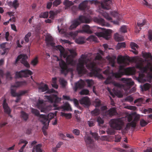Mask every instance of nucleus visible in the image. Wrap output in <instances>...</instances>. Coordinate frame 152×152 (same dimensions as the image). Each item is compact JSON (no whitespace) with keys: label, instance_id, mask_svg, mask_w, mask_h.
<instances>
[{"label":"nucleus","instance_id":"72a5a7b5","mask_svg":"<svg viewBox=\"0 0 152 152\" xmlns=\"http://www.w3.org/2000/svg\"><path fill=\"white\" fill-rule=\"evenodd\" d=\"M85 39L84 38L82 37H80L76 39L75 42L78 44H83L85 43Z\"/></svg>","mask_w":152,"mask_h":152},{"label":"nucleus","instance_id":"1a4fd4ad","mask_svg":"<svg viewBox=\"0 0 152 152\" xmlns=\"http://www.w3.org/2000/svg\"><path fill=\"white\" fill-rule=\"evenodd\" d=\"M59 64L61 68V71L62 74L66 75L70 71V69L68 68L67 64L65 62L61 59H58Z\"/></svg>","mask_w":152,"mask_h":152},{"label":"nucleus","instance_id":"8fccbe9b","mask_svg":"<svg viewBox=\"0 0 152 152\" xmlns=\"http://www.w3.org/2000/svg\"><path fill=\"white\" fill-rule=\"evenodd\" d=\"M89 91L87 89L82 90L80 92V94L81 95H88L89 94Z\"/></svg>","mask_w":152,"mask_h":152},{"label":"nucleus","instance_id":"37998d69","mask_svg":"<svg viewBox=\"0 0 152 152\" xmlns=\"http://www.w3.org/2000/svg\"><path fill=\"white\" fill-rule=\"evenodd\" d=\"M100 113V110L96 108L91 112V113L93 116H96L98 115Z\"/></svg>","mask_w":152,"mask_h":152},{"label":"nucleus","instance_id":"c9c22d12","mask_svg":"<svg viewBox=\"0 0 152 152\" xmlns=\"http://www.w3.org/2000/svg\"><path fill=\"white\" fill-rule=\"evenodd\" d=\"M64 4L66 7L68 8L72 5L73 3L72 1L69 0H65L64 2Z\"/></svg>","mask_w":152,"mask_h":152},{"label":"nucleus","instance_id":"f704fd0d","mask_svg":"<svg viewBox=\"0 0 152 152\" xmlns=\"http://www.w3.org/2000/svg\"><path fill=\"white\" fill-rule=\"evenodd\" d=\"M56 81L57 78L56 77L52 78L51 85L53 87L56 89L58 88V86L57 84Z\"/></svg>","mask_w":152,"mask_h":152},{"label":"nucleus","instance_id":"774afa93","mask_svg":"<svg viewBox=\"0 0 152 152\" xmlns=\"http://www.w3.org/2000/svg\"><path fill=\"white\" fill-rule=\"evenodd\" d=\"M61 2L60 0H55L53 2V5L54 6H57L59 5Z\"/></svg>","mask_w":152,"mask_h":152},{"label":"nucleus","instance_id":"2eb2a0df","mask_svg":"<svg viewBox=\"0 0 152 152\" xmlns=\"http://www.w3.org/2000/svg\"><path fill=\"white\" fill-rule=\"evenodd\" d=\"M120 80L125 84L127 88H130L134 84V82L132 81L131 79L122 78L120 79Z\"/></svg>","mask_w":152,"mask_h":152},{"label":"nucleus","instance_id":"864d4df0","mask_svg":"<svg viewBox=\"0 0 152 152\" xmlns=\"http://www.w3.org/2000/svg\"><path fill=\"white\" fill-rule=\"evenodd\" d=\"M130 46L131 48L134 50L138 48V45L135 43L134 42H132L130 43Z\"/></svg>","mask_w":152,"mask_h":152},{"label":"nucleus","instance_id":"a211bd4d","mask_svg":"<svg viewBox=\"0 0 152 152\" xmlns=\"http://www.w3.org/2000/svg\"><path fill=\"white\" fill-rule=\"evenodd\" d=\"M82 32H85L88 34H91L93 33V31L90 28V27L88 25H84L82 27V29L80 31Z\"/></svg>","mask_w":152,"mask_h":152},{"label":"nucleus","instance_id":"bf43d9fd","mask_svg":"<svg viewBox=\"0 0 152 152\" xmlns=\"http://www.w3.org/2000/svg\"><path fill=\"white\" fill-rule=\"evenodd\" d=\"M120 31L123 33H125L127 32V27L126 26H122L120 29Z\"/></svg>","mask_w":152,"mask_h":152},{"label":"nucleus","instance_id":"603ef678","mask_svg":"<svg viewBox=\"0 0 152 152\" xmlns=\"http://www.w3.org/2000/svg\"><path fill=\"white\" fill-rule=\"evenodd\" d=\"M148 123V122H146L143 119H141L140 121V124L142 127H144L147 125Z\"/></svg>","mask_w":152,"mask_h":152},{"label":"nucleus","instance_id":"423d86ee","mask_svg":"<svg viewBox=\"0 0 152 152\" xmlns=\"http://www.w3.org/2000/svg\"><path fill=\"white\" fill-rule=\"evenodd\" d=\"M110 126L117 130H120L122 128L123 122L120 118L111 119L110 121Z\"/></svg>","mask_w":152,"mask_h":152},{"label":"nucleus","instance_id":"393cba45","mask_svg":"<svg viewBox=\"0 0 152 152\" xmlns=\"http://www.w3.org/2000/svg\"><path fill=\"white\" fill-rule=\"evenodd\" d=\"M107 115L110 116H113L116 115L117 114L116 108L115 107H113L110 109L107 112Z\"/></svg>","mask_w":152,"mask_h":152},{"label":"nucleus","instance_id":"0eeeda50","mask_svg":"<svg viewBox=\"0 0 152 152\" xmlns=\"http://www.w3.org/2000/svg\"><path fill=\"white\" fill-rule=\"evenodd\" d=\"M99 28L102 29V31L96 33V35L99 37H102L107 40L109 39L110 37L112 31L110 29H106L101 28Z\"/></svg>","mask_w":152,"mask_h":152},{"label":"nucleus","instance_id":"09e8293b","mask_svg":"<svg viewBox=\"0 0 152 152\" xmlns=\"http://www.w3.org/2000/svg\"><path fill=\"white\" fill-rule=\"evenodd\" d=\"M31 32H29L26 34L24 37V39L26 42L28 43L29 41V38L31 36Z\"/></svg>","mask_w":152,"mask_h":152},{"label":"nucleus","instance_id":"e433bc0d","mask_svg":"<svg viewBox=\"0 0 152 152\" xmlns=\"http://www.w3.org/2000/svg\"><path fill=\"white\" fill-rule=\"evenodd\" d=\"M87 40L90 41H93L96 42H97L98 39L97 37L94 35H91L86 39Z\"/></svg>","mask_w":152,"mask_h":152},{"label":"nucleus","instance_id":"3c124183","mask_svg":"<svg viewBox=\"0 0 152 152\" xmlns=\"http://www.w3.org/2000/svg\"><path fill=\"white\" fill-rule=\"evenodd\" d=\"M48 12H46L43 13H41L39 15L40 18H48Z\"/></svg>","mask_w":152,"mask_h":152},{"label":"nucleus","instance_id":"39448f33","mask_svg":"<svg viewBox=\"0 0 152 152\" xmlns=\"http://www.w3.org/2000/svg\"><path fill=\"white\" fill-rule=\"evenodd\" d=\"M90 21V19L88 18L83 15H80L73 21L72 24L70 26L69 29H72L75 28L81 23H88Z\"/></svg>","mask_w":152,"mask_h":152},{"label":"nucleus","instance_id":"58836bf2","mask_svg":"<svg viewBox=\"0 0 152 152\" xmlns=\"http://www.w3.org/2000/svg\"><path fill=\"white\" fill-rule=\"evenodd\" d=\"M85 83H86L88 87H90L92 86L94 84L93 81L92 80L86 79L84 80Z\"/></svg>","mask_w":152,"mask_h":152},{"label":"nucleus","instance_id":"4d7b16f0","mask_svg":"<svg viewBox=\"0 0 152 152\" xmlns=\"http://www.w3.org/2000/svg\"><path fill=\"white\" fill-rule=\"evenodd\" d=\"M11 93L12 95L13 96L18 97V93H16L15 90L12 89H11Z\"/></svg>","mask_w":152,"mask_h":152},{"label":"nucleus","instance_id":"f3484780","mask_svg":"<svg viewBox=\"0 0 152 152\" xmlns=\"http://www.w3.org/2000/svg\"><path fill=\"white\" fill-rule=\"evenodd\" d=\"M80 102L81 104H83L87 107H88L91 104L89 99L87 96L82 98L80 100Z\"/></svg>","mask_w":152,"mask_h":152},{"label":"nucleus","instance_id":"5fc2aeb1","mask_svg":"<svg viewBox=\"0 0 152 152\" xmlns=\"http://www.w3.org/2000/svg\"><path fill=\"white\" fill-rule=\"evenodd\" d=\"M113 84L115 86L119 88H121L124 87L123 85L119 83L115 82H114L113 83Z\"/></svg>","mask_w":152,"mask_h":152},{"label":"nucleus","instance_id":"5701e85b","mask_svg":"<svg viewBox=\"0 0 152 152\" xmlns=\"http://www.w3.org/2000/svg\"><path fill=\"white\" fill-rule=\"evenodd\" d=\"M46 41L47 44L52 47H55V43L53 41V38L51 37H48L46 38Z\"/></svg>","mask_w":152,"mask_h":152},{"label":"nucleus","instance_id":"c756f323","mask_svg":"<svg viewBox=\"0 0 152 152\" xmlns=\"http://www.w3.org/2000/svg\"><path fill=\"white\" fill-rule=\"evenodd\" d=\"M151 85L148 83H145L142 85L140 86V88L142 91H146L151 88Z\"/></svg>","mask_w":152,"mask_h":152},{"label":"nucleus","instance_id":"aec40b11","mask_svg":"<svg viewBox=\"0 0 152 152\" xmlns=\"http://www.w3.org/2000/svg\"><path fill=\"white\" fill-rule=\"evenodd\" d=\"M106 59L109 62V64L112 67H115V58L108 56L106 57Z\"/></svg>","mask_w":152,"mask_h":152},{"label":"nucleus","instance_id":"ea45409f","mask_svg":"<svg viewBox=\"0 0 152 152\" xmlns=\"http://www.w3.org/2000/svg\"><path fill=\"white\" fill-rule=\"evenodd\" d=\"M143 99L142 98H139L135 99L134 101V103H137L136 104V105L137 106H140L141 105V104L143 102Z\"/></svg>","mask_w":152,"mask_h":152},{"label":"nucleus","instance_id":"a878e982","mask_svg":"<svg viewBox=\"0 0 152 152\" xmlns=\"http://www.w3.org/2000/svg\"><path fill=\"white\" fill-rule=\"evenodd\" d=\"M61 108L64 110L71 111L72 110V108L69 104L68 102L64 103L63 105L61 106Z\"/></svg>","mask_w":152,"mask_h":152},{"label":"nucleus","instance_id":"6e6d98bb","mask_svg":"<svg viewBox=\"0 0 152 152\" xmlns=\"http://www.w3.org/2000/svg\"><path fill=\"white\" fill-rule=\"evenodd\" d=\"M38 63L37 58L36 57L32 60L31 64L33 66H35L37 65Z\"/></svg>","mask_w":152,"mask_h":152},{"label":"nucleus","instance_id":"9b49d317","mask_svg":"<svg viewBox=\"0 0 152 152\" xmlns=\"http://www.w3.org/2000/svg\"><path fill=\"white\" fill-rule=\"evenodd\" d=\"M54 114L52 113H49L48 115L41 114L40 115L41 118L40 121L42 124H45L49 125L50 120L54 118Z\"/></svg>","mask_w":152,"mask_h":152},{"label":"nucleus","instance_id":"a19ab883","mask_svg":"<svg viewBox=\"0 0 152 152\" xmlns=\"http://www.w3.org/2000/svg\"><path fill=\"white\" fill-rule=\"evenodd\" d=\"M32 113L34 114L36 116L39 117L40 118V120H41V118L40 117V115L39 111L37 109L32 108L31 110Z\"/></svg>","mask_w":152,"mask_h":152},{"label":"nucleus","instance_id":"680f3d73","mask_svg":"<svg viewBox=\"0 0 152 152\" xmlns=\"http://www.w3.org/2000/svg\"><path fill=\"white\" fill-rule=\"evenodd\" d=\"M144 113L148 114L152 113V109L151 108H148L147 109H145L144 110Z\"/></svg>","mask_w":152,"mask_h":152},{"label":"nucleus","instance_id":"7c9ffc66","mask_svg":"<svg viewBox=\"0 0 152 152\" xmlns=\"http://www.w3.org/2000/svg\"><path fill=\"white\" fill-rule=\"evenodd\" d=\"M114 39L116 41L118 42L122 41L124 40L123 36L119 35L118 33H116L114 35Z\"/></svg>","mask_w":152,"mask_h":152},{"label":"nucleus","instance_id":"49530a36","mask_svg":"<svg viewBox=\"0 0 152 152\" xmlns=\"http://www.w3.org/2000/svg\"><path fill=\"white\" fill-rule=\"evenodd\" d=\"M41 147L42 145L41 144H38L36 146L35 148H34V149H35L36 152H42Z\"/></svg>","mask_w":152,"mask_h":152},{"label":"nucleus","instance_id":"7ed1b4c3","mask_svg":"<svg viewBox=\"0 0 152 152\" xmlns=\"http://www.w3.org/2000/svg\"><path fill=\"white\" fill-rule=\"evenodd\" d=\"M134 72V69L131 67H129L125 68L123 66L120 65L118 71L114 72L113 71L111 72L110 68L108 67V68L103 72V74L108 76L104 83L106 84H110L112 82L113 77L116 79L120 78L124 75H132Z\"/></svg>","mask_w":152,"mask_h":152},{"label":"nucleus","instance_id":"052dcab7","mask_svg":"<svg viewBox=\"0 0 152 152\" xmlns=\"http://www.w3.org/2000/svg\"><path fill=\"white\" fill-rule=\"evenodd\" d=\"M60 82L63 87H64L65 86L66 82L64 79H60Z\"/></svg>","mask_w":152,"mask_h":152},{"label":"nucleus","instance_id":"e2e57ef3","mask_svg":"<svg viewBox=\"0 0 152 152\" xmlns=\"http://www.w3.org/2000/svg\"><path fill=\"white\" fill-rule=\"evenodd\" d=\"M119 49L121 48H124L126 47V44L124 42L118 43L117 45Z\"/></svg>","mask_w":152,"mask_h":152},{"label":"nucleus","instance_id":"4c0bfd02","mask_svg":"<svg viewBox=\"0 0 152 152\" xmlns=\"http://www.w3.org/2000/svg\"><path fill=\"white\" fill-rule=\"evenodd\" d=\"M43 124V126L42 128V131L44 134L45 136H46L47 135V133L45 131V130L47 129H48L49 125H48L47 124Z\"/></svg>","mask_w":152,"mask_h":152},{"label":"nucleus","instance_id":"4468645a","mask_svg":"<svg viewBox=\"0 0 152 152\" xmlns=\"http://www.w3.org/2000/svg\"><path fill=\"white\" fill-rule=\"evenodd\" d=\"M39 89L42 92L47 91V93L48 94L55 93L56 91L53 89H49L48 86L47 84L41 82L38 86Z\"/></svg>","mask_w":152,"mask_h":152},{"label":"nucleus","instance_id":"cd10ccee","mask_svg":"<svg viewBox=\"0 0 152 152\" xmlns=\"http://www.w3.org/2000/svg\"><path fill=\"white\" fill-rule=\"evenodd\" d=\"M8 5L10 6H12L15 9H16L19 6V3L18 0H15L13 2L10 1L8 3Z\"/></svg>","mask_w":152,"mask_h":152},{"label":"nucleus","instance_id":"338daca9","mask_svg":"<svg viewBox=\"0 0 152 152\" xmlns=\"http://www.w3.org/2000/svg\"><path fill=\"white\" fill-rule=\"evenodd\" d=\"M77 34V33L73 32H71L69 33V35L73 38H75Z\"/></svg>","mask_w":152,"mask_h":152},{"label":"nucleus","instance_id":"6e6552de","mask_svg":"<svg viewBox=\"0 0 152 152\" xmlns=\"http://www.w3.org/2000/svg\"><path fill=\"white\" fill-rule=\"evenodd\" d=\"M93 3L95 4H100L101 8L104 10H109L110 9V5L112 3V0H103L101 2L97 0L93 1Z\"/></svg>","mask_w":152,"mask_h":152},{"label":"nucleus","instance_id":"6ab92c4d","mask_svg":"<svg viewBox=\"0 0 152 152\" xmlns=\"http://www.w3.org/2000/svg\"><path fill=\"white\" fill-rule=\"evenodd\" d=\"M3 107L5 113L7 114L11 113V110L10 109V107L8 106L7 103H6V99H4L3 101Z\"/></svg>","mask_w":152,"mask_h":152},{"label":"nucleus","instance_id":"412c9836","mask_svg":"<svg viewBox=\"0 0 152 152\" xmlns=\"http://www.w3.org/2000/svg\"><path fill=\"white\" fill-rule=\"evenodd\" d=\"M94 21L102 26L105 25L104 20L102 18H94Z\"/></svg>","mask_w":152,"mask_h":152},{"label":"nucleus","instance_id":"ddd939ff","mask_svg":"<svg viewBox=\"0 0 152 152\" xmlns=\"http://www.w3.org/2000/svg\"><path fill=\"white\" fill-rule=\"evenodd\" d=\"M47 99L51 103H54L53 106L54 107L57 106L56 103H59L61 99V98L58 97L57 95L52 94L50 96H47Z\"/></svg>","mask_w":152,"mask_h":152},{"label":"nucleus","instance_id":"473e14b6","mask_svg":"<svg viewBox=\"0 0 152 152\" xmlns=\"http://www.w3.org/2000/svg\"><path fill=\"white\" fill-rule=\"evenodd\" d=\"M85 142L87 144H90L93 143V140L90 136H87L85 138Z\"/></svg>","mask_w":152,"mask_h":152},{"label":"nucleus","instance_id":"13d9d810","mask_svg":"<svg viewBox=\"0 0 152 152\" xmlns=\"http://www.w3.org/2000/svg\"><path fill=\"white\" fill-rule=\"evenodd\" d=\"M72 101H73L74 103L76 106L77 107H78L80 109H81V107L79 106V103L78 101L76 99H73Z\"/></svg>","mask_w":152,"mask_h":152},{"label":"nucleus","instance_id":"2f4dec72","mask_svg":"<svg viewBox=\"0 0 152 152\" xmlns=\"http://www.w3.org/2000/svg\"><path fill=\"white\" fill-rule=\"evenodd\" d=\"M20 113L21 117L25 121H26L28 118V114L23 111H22Z\"/></svg>","mask_w":152,"mask_h":152},{"label":"nucleus","instance_id":"4be33fe9","mask_svg":"<svg viewBox=\"0 0 152 152\" xmlns=\"http://www.w3.org/2000/svg\"><path fill=\"white\" fill-rule=\"evenodd\" d=\"M142 22H140L138 21L137 23V25L138 27H139V29H138L137 26L135 27V31L136 33H139L140 30L141 29V27L144 25L146 22V20H142Z\"/></svg>","mask_w":152,"mask_h":152},{"label":"nucleus","instance_id":"0e129e2a","mask_svg":"<svg viewBox=\"0 0 152 152\" xmlns=\"http://www.w3.org/2000/svg\"><path fill=\"white\" fill-rule=\"evenodd\" d=\"M28 91L27 90L21 91L18 93V97L24 95Z\"/></svg>","mask_w":152,"mask_h":152},{"label":"nucleus","instance_id":"c85d7f7f","mask_svg":"<svg viewBox=\"0 0 152 152\" xmlns=\"http://www.w3.org/2000/svg\"><path fill=\"white\" fill-rule=\"evenodd\" d=\"M88 3L86 1H84L81 3L78 6L79 9L81 10H84L87 7Z\"/></svg>","mask_w":152,"mask_h":152},{"label":"nucleus","instance_id":"c03bdc74","mask_svg":"<svg viewBox=\"0 0 152 152\" xmlns=\"http://www.w3.org/2000/svg\"><path fill=\"white\" fill-rule=\"evenodd\" d=\"M61 115L65 117L67 119H70L72 117V114L71 113H66L61 112Z\"/></svg>","mask_w":152,"mask_h":152},{"label":"nucleus","instance_id":"dca6fc26","mask_svg":"<svg viewBox=\"0 0 152 152\" xmlns=\"http://www.w3.org/2000/svg\"><path fill=\"white\" fill-rule=\"evenodd\" d=\"M85 85V82L84 80H80L79 81L75 83L74 88V91H77V89H81L83 88Z\"/></svg>","mask_w":152,"mask_h":152},{"label":"nucleus","instance_id":"79ce46f5","mask_svg":"<svg viewBox=\"0 0 152 152\" xmlns=\"http://www.w3.org/2000/svg\"><path fill=\"white\" fill-rule=\"evenodd\" d=\"M102 15L107 20L112 21V18L106 12H102Z\"/></svg>","mask_w":152,"mask_h":152},{"label":"nucleus","instance_id":"a18cd8bd","mask_svg":"<svg viewBox=\"0 0 152 152\" xmlns=\"http://www.w3.org/2000/svg\"><path fill=\"white\" fill-rule=\"evenodd\" d=\"M136 125V122L134 121H132L130 123H128L126 125V127H129L130 126H132L133 127H135Z\"/></svg>","mask_w":152,"mask_h":152},{"label":"nucleus","instance_id":"bb28decb","mask_svg":"<svg viewBox=\"0 0 152 152\" xmlns=\"http://www.w3.org/2000/svg\"><path fill=\"white\" fill-rule=\"evenodd\" d=\"M27 83L26 81H17L15 82V84L11 86L12 87H18L23 86L26 85Z\"/></svg>","mask_w":152,"mask_h":152},{"label":"nucleus","instance_id":"f257e3e1","mask_svg":"<svg viewBox=\"0 0 152 152\" xmlns=\"http://www.w3.org/2000/svg\"><path fill=\"white\" fill-rule=\"evenodd\" d=\"M91 54V53L83 54L78 60V63L77 65V70L79 75H82L87 73V70L84 66L85 64L87 68L91 71L93 75H97L98 74L95 61L97 60H101L102 57L99 53H97L94 60L91 61V58L90 57Z\"/></svg>","mask_w":152,"mask_h":152},{"label":"nucleus","instance_id":"f03ea898","mask_svg":"<svg viewBox=\"0 0 152 152\" xmlns=\"http://www.w3.org/2000/svg\"><path fill=\"white\" fill-rule=\"evenodd\" d=\"M142 56L145 59L140 58L137 61L136 65V68L139 69L140 71L137 79L140 83H144L146 81L145 75L144 73L146 72L151 65V64L148 58H150L152 60V56L150 53H143Z\"/></svg>","mask_w":152,"mask_h":152},{"label":"nucleus","instance_id":"de8ad7c7","mask_svg":"<svg viewBox=\"0 0 152 152\" xmlns=\"http://www.w3.org/2000/svg\"><path fill=\"white\" fill-rule=\"evenodd\" d=\"M94 104L96 107L101 106L102 104L101 100L98 99H95L94 101Z\"/></svg>","mask_w":152,"mask_h":152},{"label":"nucleus","instance_id":"b1692460","mask_svg":"<svg viewBox=\"0 0 152 152\" xmlns=\"http://www.w3.org/2000/svg\"><path fill=\"white\" fill-rule=\"evenodd\" d=\"M118 63L119 64H126V58L123 56H118L117 59Z\"/></svg>","mask_w":152,"mask_h":152},{"label":"nucleus","instance_id":"20e7f679","mask_svg":"<svg viewBox=\"0 0 152 152\" xmlns=\"http://www.w3.org/2000/svg\"><path fill=\"white\" fill-rule=\"evenodd\" d=\"M56 48L60 52V56L61 58H66V63L72 66H75L77 63L76 61L73 59L74 57L76 55V53L74 50L70 49L69 51L71 54L68 55L67 53L65 52L64 48L61 45L56 46Z\"/></svg>","mask_w":152,"mask_h":152},{"label":"nucleus","instance_id":"9d476101","mask_svg":"<svg viewBox=\"0 0 152 152\" xmlns=\"http://www.w3.org/2000/svg\"><path fill=\"white\" fill-rule=\"evenodd\" d=\"M33 74L31 71L28 69L21 70L19 72H17L15 73V78H19L22 77H26Z\"/></svg>","mask_w":152,"mask_h":152},{"label":"nucleus","instance_id":"f8f14e48","mask_svg":"<svg viewBox=\"0 0 152 152\" xmlns=\"http://www.w3.org/2000/svg\"><path fill=\"white\" fill-rule=\"evenodd\" d=\"M28 58V56L26 54H21L19 55L16 59L15 64H17L18 62L21 59V62L26 67L29 68L30 66L29 63L26 61Z\"/></svg>","mask_w":152,"mask_h":152},{"label":"nucleus","instance_id":"69168bd1","mask_svg":"<svg viewBox=\"0 0 152 152\" xmlns=\"http://www.w3.org/2000/svg\"><path fill=\"white\" fill-rule=\"evenodd\" d=\"M126 108L128 109L133 110H135L137 109L136 107L133 106H127Z\"/></svg>","mask_w":152,"mask_h":152}]
</instances>
